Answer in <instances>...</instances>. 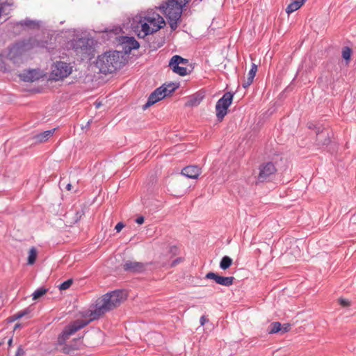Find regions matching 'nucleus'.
Listing matches in <instances>:
<instances>
[{
    "label": "nucleus",
    "mask_w": 356,
    "mask_h": 356,
    "mask_svg": "<svg viewBox=\"0 0 356 356\" xmlns=\"http://www.w3.org/2000/svg\"><path fill=\"white\" fill-rule=\"evenodd\" d=\"M291 329V324L289 323H284L282 325V330H280L281 334L286 333L289 332Z\"/></svg>",
    "instance_id": "nucleus-35"
},
{
    "label": "nucleus",
    "mask_w": 356,
    "mask_h": 356,
    "mask_svg": "<svg viewBox=\"0 0 356 356\" xmlns=\"http://www.w3.org/2000/svg\"><path fill=\"white\" fill-rule=\"evenodd\" d=\"M184 6L179 0H167L159 6V8L166 17L181 18L182 8Z\"/></svg>",
    "instance_id": "nucleus-4"
},
{
    "label": "nucleus",
    "mask_w": 356,
    "mask_h": 356,
    "mask_svg": "<svg viewBox=\"0 0 356 356\" xmlns=\"http://www.w3.org/2000/svg\"><path fill=\"white\" fill-rule=\"evenodd\" d=\"M339 302L340 305L343 307H348L350 305V301L346 299L340 298L339 300Z\"/></svg>",
    "instance_id": "nucleus-36"
},
{
    "label": "nucleus",
    "mask_w": 356,
    "mask_h": 356,
    "mask_svg": "<svg viewBox=\"0 0 356 356\" xmlns=\"http://www.w3.org/2000/svg\"><path fill=\"white\" fill-rule=\"evenodd\" d=\"M205 278L213 280L216 283L225 286H229L232 285L234 280H235L234 277H223L213 272H209L207 273Z\"/></svg>",
    "instance_id": "nucleus-11"
},
{
    "label": "nucleus",
    "mask_w": 356,
    "mask_h": 356,
    "mask_svg": "<svg viewBox=\"0 0 356 356\" xmlns=\"http://www.w3.org/2000/svg\"><path fill=\"white\" fill-rule=\"evenodd\" d=\"M148 265V263L127 260L123 264V269L129 273H140L144 272Z\"/></svg>",
    "instance_id": "nucleus-10"
},
{
    "label": "nucleus",
    "mask_w": 356,
    "mask_h": 356,
    "mask_svg": "<svg viewBox=\"0 0 356 356\" xmlns=\"http://www.w3.org/2000/svg\"><path fill=\"white\" fill-rule=\"evenodd\" d=\"M124 227V224L122 222H120L116 225L115 229L116 230L117 232H120Z\"/></svg>",
    "instance_id": "nucleus-37"
},
{
    "label": "nucleus",
    "mask_w": 356,
    "mask_h": 356,
    "mask_svg": "<svg viewBox=\"0 0 356 356\" xmlns=\"http://www.w3.org/2000/svg\"><path fill=\"white\" fill-rule=\"evenodd\" d=\"M24 355V351L23 348H22V346H20L18 347L15 356H23Z\"/></svg>",
    "instance_id": "nucleus-39"
},
{
    "label": "nucleus",
    "mask_w": 356,
    "mask_h": 356,
    "mask_svg": "<svg viewBox=\"0 0 356 356\" xmlns=\"http://www.w3.org/2000/svg\"><path fill=\"white\" fill-rule=\"evenodd\" d=\"M12 342H13V339H10L8 341V344L9 346H10L12 345Z\"/></svg>",
    "instance_id": "nucleus-49"
},
{
    "label": "nucleus",
    "mask_w": 356,
    "mask_h": 356,
    "mask_svg": "<svg viewBox=\"0 0 356 356\" xmlns=\"http://www.w3.org/2000/svg\"><path fill=\"white\" fill-rule=\"evenodd\" d=\"M83 213H83V211L82 209H81V211H76V216H78V217H77L76 220H77L78 219L81 218V216L83 215Z\"/></svg>",
    "instance_id": "nucleus-44"
},
{
    "label": "nucleus",
    "mask_w": 356,
    "mask_h": 356,
    "mask_svg": "<svg viewBox=\"0 0 356 356\" xmlns=\"http://www.w3.org/2000/svg\"><path fill=\"white\" fill-rule=\"evenodd\" d=\"M72 71L70 63L63 61H56L51 67V76L52 79L58 81L67 77Z\"/></svg>",
    "instance_id": "nucleus-5"
},
{
    "label": "nucleus",
    "mask_w": 356,
    "mask_h": 356,
    "mask_svg": "<svg viewBox=\"0 0 356 356\" xmlns=\"http://www.w3.org/2000/svg\"><path fill=\"white\" fill-rule=\"evenodd\" d=\"M15 25L17 26H20L23 29H38L40 27V24L38 22L35 20H31L30 19H26L24 20H21L19 22H16Z\"/></svg>",
    "instance_id": "nucleus-17"
},
{
    "label": "nucleus",
    "mask_w": 356,
    "mask_h": 356,
    "mask_svg": "<svg viewBox=\"0 0 356 356\" xmlns=\"http://www.w3.org/2000/svg\"><path fill=\"white\" fill-rule=\"evenodd\" d=\"M154 31L152 27L149 26L148 22H145L141 24V31L138 33V36L139 38H145L147 35L152 34Z\"/></svg>",
    "instance_id": "nucleus-23"
},
{
    "label": "nucleus",
    "mask_w": 356,
    "mask_h": 356,
    "mask_svg": "<svg viewBox=\"0 0 356 356\" xmlns=\"http://www.w3.org/2000/svg\"><path fill=\"white\" fill-rule=\"evenodd\" d=\"M316 143L318 145H327L330 143L329 131L323 127H316Z\"/></svg>",
    "instance_id": "nucleus-14"
},
{
    "label": "nucleus",
    "mask_w": 356,
    "mask_h": 356,
    "mask_svg": "<svg viewBox=\"0 0 356 356\" xmlns=\"http://www.w3.org/2000/svg\"><path fill=\"white\" fill-rule=\"evenodd\" d=\"M31 310L29 308H26L22 311H19L17 314H15V318H21L23 316L28 315L30 313Z\"/></svg>",
    "instance_id": "nucleus-33"
},
{
    "label": "nucleus",
    "mask_w": 356,
    "mask_h": 356,
    "mask_svg": "<svg viewBox=\"0 0 356 356\" xmlns=\"http://www.w3.org/2000/svg\"><path fill=\"white\" fill-rule=\"evenodd\" d=\"M277 169L272 162L261 163L259 167V173L257 176V183L270 181L274 177Z\"/></svg>",
    "instance_id": "nucleus-6"
},
{
    "label": "nucleus",
    "mask_w": 356,
    "mask_h": 356,
    "mask_svg": "<svg viewBox=\"0 0 356 356\" xmlns=\"http://www.w3.org/2000/svg\"><path fill=\"white\" fill-rule=\"evenodd\" d=\"M145 20L151 26L154 32H156L165 25V22L163 17L156 13H148L145 17Z\"/></svg>",
    "instance_id": "nucleus-9"
},
{
    "label": "nucleus",
    "mask_w": 356,
    "mask_h": 356,
    "mask_svg": "<svg viewBox=\"0 0 356 356\" xmlns=\"http://www.w3.org/2000/svg\"><path fill=\"white\" fill-rule=\"evenodd\" d=\"M120 54L118 51H107L98 56L96 66L103 74L112 73L120 67Z\"/></svg>",
    "instance_id": "nucleus-2"
},
{
    "label": "nucleus",
    "mask_w": 356,
    "mask_h": 356,
    "mask_svg": "<svg viewBox=\"0 0 356 356\" xmlns=\"http://www.w3.org/2000/svg\"><path fill=\"white\" fill-rule=\"evenodd\" d=\"M169 252L172 254V255H176L178 253V248L175 245H173V246H170V250Z\"/></svg>",
    "instance_id": "nucleus-38"
},
{
    "label": "nucleus",
    "mask_w": 356,
    "mask_h": 356,
    "mask_svg": "<svg viewBox=\"0 0 356 356\" xmlns=\"http://www.w3.org/2000/svg\"><path fill=\"white\" fill-rule=\"evenodd\" d=\"M208 321H209V319L205 316H201L200 320V325H204L205 324V323L207 322Z\"/></svg>",
    "instance_id": "nucleus-41"
},
{
    "label": "nucleus",
    "mask_w": 356,
    "mask_h": 356,
    "mask_svg": "<svg viewBox=\"0 0 356 356\" xmlns=\"http://www.w3.org/2000/svg\"><path fill=\"white\" fill-rule=\"evenodd\" d=\"M55 129L45 131L42 133L37 134L35 136V139L37 142L42 143L47 141L54 133Z\"/></svg>",
    "instance_id": "nucleus-22"
},
{
    "label": "nucleus",
    "mask_w": 356,
    "mask_h": 356,
    "mask_svg": "<svg viewBox=\"0 0 356 356\" xmlns=\"http://www.w3.org/2000/svg\"><path fill=\"white\" fill-rule=\"evenodd\" d=\"M183 261V258L182 257H178L176 259H175L172 264H171V266L172 267H174L177 264H178L179 263Z\"/></svg>",
    "instance_id": "nucleus-40"
},
{
    "label": "nucleus",
    "mask_w": 356,
    "mask_h": 356,
    "mask_svg": "<svg viewBox=\"0 0 356 356\" xmlns=\"http://www.w3.org/2000/svg\"><path fill=\"white\" fill-rule=\"evenodd\" d=\"M170 67L172 69L173 72L180 75V76H185L186 75L188 72V70L186 67L183 66H179L178 64H170Z\"/></svg>",
    "instance_id": "nucleus-24"
},
{
    "label": "nucleus",
    "mask_w": 356,
    "mask_h": 356,
    "mask_svg": "<svg viewBox=\"0 0 356 356\" xmlns=\"http://www.w3.org/2000/svg\"><path fill=\"white\" fill-rule=\"evenodd\" d=\"M47 292V289L44 288H40L37 289L33 293V300H35L42 296H44Z\"/></svg>",
    "instance_id": "nucleus-29"
},
{
    "label": "nucleus",
    "mask_w": 356,
    "mask_h": 356,
    "mask_svg": "<svg viewBox=\"0 0 356 356\" xmlns=\"http://www.w3.org/2000/svg\"><path fill=\"white\" fill-rule=\"evenodd\" d=\"M319 127L320 126H316V125L314 124L312 122L308 123V128L310 129H314L315 131H316V127Z\"/></svg>",
    "instance_id": "nucleus-43"
},
{
    "label": "nucleus",
    "mask_w": 356,
    "mask_h": 356,
    "mask_svg": "<svg viewBox=\"0 0 356 356\" xmlns=\"http://www.w3.org/2000/svg\"><path fill=\"white\" fill-rule=\"evenodd\" d=\"M95 105H96L97 108H99L101 106V103L100 102H99V103L95 102Z\"/></svg>",
    "instance_id": "nucleus-50"
},
{
    "label": "nucleus",
    "mask_w": 356,
    "mask_h": 356,
    "mask_svg": "<svg viewBox=\"0 0 356 356\" xmlns=\"http://www.w3.org/2000/svg\"><path fill=\"white\" fill-rule=\"evenodd\" d=\"M168 20V23L172 31H175L177 28V22L180 19V18L177 17H167Z\"/></svg>",
    "instance_id": "nucleus-31"
},
{
    "label": "nucleus",
    "mask_w": 356,
    "mask_h": 356,
    "mask_svg": "<svg viewBox=\"0 0 356 356\" xmlns=\"http://www.w3.org/2000/svg\"><path fill=\"white\" fill-rule=\"evenodd\" d=\"M201 174V168L197 165H188L181 170V175L190 179H197Z\"/></svg>",
    "instance_id": "nucleus-15"
},
{
    "label": "nucleus",
    "mask_w": 356,
    "mask_h": 356,
    "mask_svg": "<svg viewBox=\"0 0 356 356\" xmlns=\"http://www.w3.org/2000/svg\"><path fill=\"white\" fill-rule=\"evenodd\" d=\"M164 90L161 89V88H156L154 92H152L148 97V99L145 104L143 105V110L147 109L149 106H152L157 102L163 99L165 95L163 92Z\"/></svg>",
    "instance_id": "nucleus-13"
},
{
    "label": "nucleus",
    "mask_w": 356,
    "mask_h": 356,
    "mask_svg": "<svg viewBox=\"0 0 356 356\" xmlns=\"http://www.w3.org/2000/svg\"><path fill=\"white\" fill-rule=\"evenodd\" d=\"M72 283H73V280L72 279H69V280L63 282L62 284H60L59 289L60 291L66 290V289H69L71 286Z\"/></svg>",
    "instance_id": "nucleus-32"
},
{
    "label": "nucleus",
    "mask_w": 356,
    "mask_h": 356,
    "mask_svg": "<svg viewBox=\"0 0 356 356\" xmlns=\"http://www.w3.org/2000/svg\"><path fill=\"white\" fill-rule=\"evenodd\" d=\"M188 63V59L184 58L179 55L173 56L170 60V64H178V65H186Z\"/></svg>",
    "instance_id": "nucleus-25"
},
{
    "label": "nucleus",
    "mask_w": 356,
    "mask_h": 356,
    "mask_svg": "<svg viewBox=\"0 0 356 356\" xmlns=\"http://www.w3.org/2000/svg\"><path fill=\"white\" fill-rule=\"evenodd\" d=\"M126 299L127 294L122 290H115L104 294L96 300L95 309L91 311L89 316L90 320H76L66 326L58 337V343L60 344L65 343L72 334L86 326L92 321L99 318L105 313L119 307Z\"/></svg>",
    "instance_id": "nucleus-1"
},
{
    "label": "nucleus",
    "mask_w": 356,
    "mask_h": 356,
    "mask_svg": "<svg viewBox=\"0 0 356 356\" xmlns=\"http://www.w3.org/2000/svg\"><path fill=\"white\" fill-rule=\"evenodd\" d=\"M233 100V94L230 92H225L217 102L216 105V116L218 121H222L227 113V109Z\"/></svg>",
    "instance_id": "nucleus-7"
},
{
    "label": "nucleus",
    "mask_w": 356,
    "mask_h": 356,
    "mask_svg": "<svg viewBox=\"0 0 356 356\" xmlns=\"http://www.w3.org/2000/svg\"><path fill=\"white\" fill-rule=\"evenodd\" d=\"M65 188L67 190V191H70L72 189V184H67L65 186Z\"/></svg>",
    "instance_id": "nucleus-46"
},
{
    "label": "nucleus",
    "mask_w": 356,
    "mask_h": 356,
    "mask_svg": "<svg viewBox=\"0 0 356 356\" xmlns=\"http://www.w3.org/2000/svg\"><path fill=\"white\" fill-rule=\"evenodd\" d=\"M18 318H15V314L11 316L10 317V322H14L15 321L17 320Z\"/></svg>",
    "instance_id": "nucleus-45"
},
{
    "label": "nucleus",
    "mask_w": 356,
    "mask_h": 356,
    "mask_svg": "<svg viewBox=\"0 0 356 356\" xmlns=\"http://www.w3.org/2000/svg\"><path fill=\"white\" fill-rule=\"evenodd\" d=\"M21 326H22V325H21V324H19V323H17V324L15 325V330H17V329H18V328L21 327Z\"/></svg>",
    "instance_id": "nucleus-47"
},
{
    "label": "nucleus",
    "mask_w": 356,
    "mask_h": 356,
    "mask_svg": "<svg viewBox=\"0 0 356 356\" xmlns=\"http://www.w3.org/2000/svg\"><path fill=\"white\" fill-rule=\"evenodd\" d=\"M120 42L123 46V51L126 54H129L131 50L137 49L140 47L138 42L134 37L123 36Z\"/></svg>",
    "instance_id": "nucleus-12"
},
{
    "label": "nucleus",
    "mask_w": 356,
    "mask_h": 356,
    "mask_svg": "<svg viewBox=\"0 0 356 356\" xmlns=\"http://www.w3.org/2000/svg\"><path fill=\"white\" fill-rule=\"evenodd\" d=\"M257 71V65L254 63L252 64L251 69L250 70L247 79L243 81L242 86L244 88L249 87L253 82L254 78Z\"/></svg>",
    "instance_id": "nucleus-18"
},
{
    "label": "nucleus",
    "mask_w": 356,
    "mask_h": 356,
    "mask_svg": "<svg viewBox=\"0 0 356 356\" xmlns=\"http://www.w3.org/2000/svg\"><path fill=\"white\" fill-rule=\"evenodd\" d=\"M145 221V218L143 216H140L136 219V222L138 224H143Z\"/></svg>",
    "instance_id": "nucleus-42"
},
{
    "label": "nucleus",
    "mask_w": 356,
    "mask_h": 356,
    "mask_svg": "<svg viewBox=\"0 0 356 356\" xmlns=\"http://www.w3.org/2000/svg\"><path fill=\"white\" fill-rule=\"evenodd\" d=\"M352 54V49L348 47H344L342 49V57L346 61L350 60Z\"/></svg>",
    "instance_id": "nucleus-30"
},
{
    "label": "nucleus",
    "mask_w": 356,
    "mask_h": 356,
    "mask_svg": "<svg viewBox=\"0 0 356 356\" xmlns=\"http://www.w3.org/2000/svg\"><path fill=\"white\" fill-rule=\"evenodd\" d=\"M233 263L232 259L228 256H224L220 262V268L222 270L229 268Z\"/></svg>",
    "instance_id": "nucleus-26"
},
{
    "label": "nucleus",
    "mask_w": 356,
    "mask_h": 356,
    "mask_svg": "<svg viewBox=\"0 0 356 356\" xmlns=\"http://www.w3.org/2000/svg\"><path fill=\"white\" fill-rule=\"evenodd\" d=\"M46 42L39 41L35 38H30L27 40H24L15 43L10 49L8 54V57L10 60H15L24 52L29 51L35 47H43Z\"/></svg>",
    "instance_id": "nucleus-3"
},
{
    "label": "nucleus",
    "mask_w": 356,
    "mask_h": 356,
    "mask_svg": "<svg viewBox=\"0 0 356 356\" xmlns=\"http://www.w3.org/2000/svg\"><path fill=\"white\" fill-rule=\"evenodd\" d=\"M179 87V83H174V82L164 83L163 85L160 86V88H161V89L164 90L163 92H164L165 97L170 95Z\"/></svg>",
    "instance_id": "nucleus-20"
},
{
    "label": "nucleus",
    "mask_w": 356,
    "mask_h": 356,
    "mask_svg": "<svg viewBox=\"0 0 356 356\" xmlns=\"http://www.w3.org/2000/svg\"><path fill=\"white\" fill-rule=\"evenodd\" d=\"M281 330L282 324L280 322H273L269 325L268 333L270 334L278 333L280 332Z\"/></svg>",
    "instance_id": "nucleus-27"
},
{
    "label": "nucleus",
    "mask_w": 356,
    "mask_h": 356,
    "mask_svg": "<svg viewBox=\"0 0 356 356\" xmlns=\"http://www.w3.org/2000/svg\"><path fill=\"white\" fill-rule=\"evenodd\" d=\"M305 1L306 0H293L286 7V12L288 14L292 13L293 12L299 9L304 4Z\"/></svg>",
    "instance_id": "nucleus-21"
},
{
    "label": "nucleus",
    "mask_w": 356,
    "mask_h": 356,
    "mask_svg": "<svg viewBox=\"0 0 356 356\" xmlns=\"http://www.w3.org/2000/svg\"><path fill=\"white\" fill-rule=\"evenodd\" d=\"M91 122H92V120H89V121H88V122H87V124H86V128H88V127H89L90 124H91Z\"/></svg>",
    "instance_id": "nucleus-48"
},
{
    "label": "nucleus",
    "mask_w": 356,
    "mask_h": 356,
    "mask_svg": "<svg viewBox=\"0 0 356 356\" xmlns=\"http://www.w3.org/2000/svg\"><path fill=\"white\" fill-rule=\"evenodd\" d=\"M204 97V92H198L188 97L186 102V106H198Z\"/></svg>",
    "instance_id": "nucleus-16"
},
{
    "label": "nucleus",
    "mask_w": 356,
    "mask_h": 356,
    "mask_svg": "<svg viewBox=\"0 0 356 356\" xmlns=\"http://www.w3.org/2000/svg\"><path fill=\"white\" fill-rule=\"evenodd\" d=\"M37 257V250L34 247H32L29 252L28 264L32 265L35 263Z\"/></svg>",
    "instance_id": "nucleus-28"
},
{
    "label": "nucleus",
    "mask_w": 356,
    "mask_h": 356,
    "mask_svg": "<svg viewBox=\"0 0 356 356\" xmlns=\"http://www.w3.org/2000/svg\"><path fill=\"white\" fill-rule=\"evenodd\" d=\"M76 349V347L73 346H71V345H68V344H66L63 348V352L65 354H70L71 353L72 351L75 350Z\"/></svg>",
    "instance_id": "nucleus-34"
},
{
    "label": "nucleus",
    "mask_w": 356,
    "mask_h": 356,
    "mask_svg": "<svg viewBox=\"0 0 356 356\" xmlns=\"http://www.w3.org/2000/svg\"><path fill=\"white\" fill-rule=\"evenodd\" d=\"M93 45V40L88 38H81L72 41V49L77 54H90Z\"/></svg>",
    "instance_id": "nucleus-8"
},
{
    "label": "nucleus",
    "mask_w": 356,
    "mask_h": 356,
    "mask_svg": "<svg viewBox=\"0 0 356 356\" xmlns=\"http://www.w3.org/2000/svg\"><path fill=\"white\" fill-rule=\"evenodd\" d=\"M20 79L26 82H33L39 79L38 73L35 70H29L19 75Z\"/></svg>",
    "instance_id": "nucleus-19"
}]
</instances>
